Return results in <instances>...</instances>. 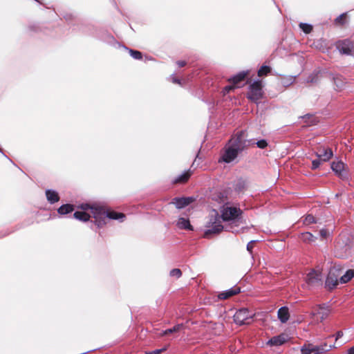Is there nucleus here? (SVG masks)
Returning a JSON list of instances; mask_svg holds the SVG:
<instances>
[{
  "mask_svg": "<svg viewBox=\"0 0 354 354\" xmlns=\"http://www.w3.org/2000/svg\"><path fill=\"white\" fill-rule=\"evenodd\" d=\"M319 234L322 238L326 239L329 236L330 232L327 229H322Z\"/></svg>",
  "mask_w": 354,
  "mask_h": 354,
  "instance_id": "39",
  "label": "nucleus"
},
{
  "mask_svg": "<svg viewBox=\"0 0 354 354\" xmlns=\"http://www.w3.org/2000/svg\"><path fill=\"white\" fill-rule=\"evenodd\" d=\"M243 149V131H239L229 140L221 151V156L218 160L219 163H230L234 161L239 152Z\"/></svg>",
  "mask_w": 354,
  "mask_h": 354,
  "instance_id": "1",
  "label": "nucleus"
},
{
  "mask_svg": "<svg viewBox=\"0 0 354 354\" xmlns=\"http://www.w3.org/2000/svg\"><path fill=\"white\" fill-rule=\"evenodd\" d=\"M257 244V241H251L247 245V250L250 253L252 259H254V248Z\"/></svg>",
  "mask_w": 354,
  "mask_h": 354,
  "instance_id": "29",
  "label": "nucleus"
},
{
  "mask_svg": "<svg viewBox=\"0 0 354 354\" xmlns=\"http://www.w3.org/2000/svg\"><path fill=\"white\" fill-rule=\"evenodd\" d=\"M236 88L234 86V85L230 84V85L228 86H226L224 87L223 88V94H226V93H230L231 91L232 90H234Z\"/></svg>",
  "mask_w": 354,
  "mask_h": 354,
  "instance_id": "37",
  "label": "nucleus"
},
{
  "mask_svg": "<svg viewBox=\"0 0 354 354\" xmlns=\"http://www.w3.org/2000/svg\"><path fill=\"white\" fill-rule=\"evenodd\" d=\"M194 201V198L192 197H176L173 198L170 203L174 205L178 209H182L189 205Z\"/></svg>",
  "mask_w": 354,
  "mask_h": 354,
  "instance_id": "10",
  "label": "nucleus"
},
{
  "mask_svg": "<svg viewBox=\"0 0 354 354\" xmlns=\"http://www.w3.org/2000/svg\"><path fill=\"white\" fill-rule=\"evenodd\" d=\"M322 162V161L321 160H319V158L317 159V160H313V162H312V168L313 169H317L319 167V165H321Z\"/></svg>",
  "mask_w": 354,
  "mask_h": 354,
  "instance_id": "40",
  "label": "nucleus"
},
{
  "mask_svg": "<svg viewBox=\"0 0 354 354\" xmlns=\"http://www.w3.org/2000/svg\"><path fill=\"white\" fill-rule=\"evenodd\" d=\"M106 215L108 218L110 219H114V220H118V219H122L125 218V214L120 212H117L115 211H109L106 212Z\"/></svg>",
  "mask_w": 354,
  "mask_h": 354,
  "instance_id": "23",
  "label": "nucleus"
},
{
  "mask_svg": "<svg viewBox=\"0 0 354 354\" xmlns=\"http://www.w3.org/2000/svg\"><path fill=\"white\" fill-rule=\"evenodd\" d=\"M192 174V171L191 169H188L187 171H185L183 174L174 179L172 183L174 185L185 184L189 180Z\"/></svg>",
  "mask_w": 354,
  "mask_h": 354,
  "instance_id": "15",
  "label": "nucleus"
},
{
  "mask_svg": "<svg viewBox=\"0 0 354 354\" xmlns=\"http://www.w3.org/2000/svg\"><path fill=\"white\" fill-rule=\"evenodd\" d=\"M316 223V220L314 218V216L310 214L307 215L304 220V224L306 225H310L311 223Z\"/></svg>",
  "mask_w": 354,
  "mask_h": 354,
  "instance_id": "33",
  "label": "nucleus"
},
{
  "mask_svg": "<svg viewBox=\"0 0 354 354\" xmlns=\"http://www.w3.org/2000/svg\"><path fill=\"white\" fill-rule=\"evenodd\" d=\"M263 82L260 80H256L250 83L247 97L249 100L257 102L263 97Z\"/></svg>",
  "mask_w": 354,
  "mask_h": 354,
  "instance_id": "2",
  "label": "nucleus"
},
{
  "mask_svg": "<svg viewBox=\"0 0 354 354\" xmlns=\"http://www.w3.org/2000/svg\"><path fill=\"white\" fill-rule=\"evenodd\" d=\"M332 170L339 176H342L344 165L342 161L333 162L331 164Z\"/></svg>",
  "mask_w": 354,
  "mask_h": 354,
  "instance_id": "17",
  "label": "nucleus"
},
{
  "mask_svg": "<svg viewBox=\"0 0 354 354\" xmlns=\"http://www.w3.org/2000/svg\"><path fill=\"white\" fill-rule=\"evenodd\" d=\"M238 216V209L234 207H224L222 211L221 219L223 221L232 220Z\"/></svg>",
  "mask_w": 354,
  "mask_h": 354,
  "instance_id": "9",
  "label": "nucleus"
},
{
  "mask_svg": "<svg viewBox=\"0 0 354 354\" xmlns=\"http://www.w3.org/2000/svg\"><path fill=\"white\" fill-rule=\"evenodd\" d=\"M172 82L175 84H180V80L175 77H172Z\"/></svg>",
  "mask_w": 354,
  "mask_h": 354,
  "instance_id": "46",
  "label": "nucleus"
},
{
  "mask_svg": "<svg viewBox=\"0 0 354 354\" xmlns=\"http://www.w3.org/2000/svg\"><path fill=\"white\" fill-rule=\"evenodd\" d=\"M334 83L335 84L337 88L340 89L343 86L344 81L341 76H337L334 78Z\"/></svg>",
  "mask_w": 354,
  "mask_h": 354,
  "instance_id": "34",
  "label": "nucleus"
},
{
  "mask_svg": "<svg viewBox=\"0 0 354 354\" xmlns=\"http://www.w3.org/2000/svg\"><path fill=\"white\" fill-rule=\"evenodd\" d=\"M244 75H245V79L248 75V73L245 72Z\"/></svg>",
  "mask_w": 354,
  "mask_h": 354,
  "instance_id": "48",
  "label": "nucleus"
},
{
  "mask_svg": "<svg viewBox=\"0 0 354 354\" xmlns=\"http://www.w3.org/2000/svg\"><path fill=\"white\" fill-rule=\"evenodd\" d=\"M288 339V335L283 333L270 339L268 341L267 344L270 346H279L286 342Z\"/></svg>",
  "mask_w": 354,
  "mask_h": 354,
  "instance_id": "11",
  "label": "nucleus"
},
{
  "mask_svg": "<svg viewBox=\"0 0 354 354\" xmlns=\"http://www.w3.org/2000/svg\"><path fill=\"white\" fill-rule=\"evenodd\" d=\"M337 48L341 54L351 55L354 53V44L348 39L337 42Z\"/></svg>",
  "mask_w": 354,
  "mask_h": 354,
  "instance_id": "8",
  "label": "nucleus"
},
{
  "mask_svg": "<svg viewBox=\"0 0 354 354\" xmlns=\"http://www.w3.org/2000/svg\"><path fill=\"white\" fill-rule=\"evenodd\" d=\"M271 71V68L270 66H262L258 71V76L259 77H262V76H266L267 75L268 73H270Z\"/></svg>",
  "mask_w": 354,
  "mask_h": 354,
  "instance_id": "30",
  "label": "nucleus"
},
{
  "mask_svg": "<svg viewBox=\"0 0 354 354\" xmlns=\"http://www.w3.org/2000/svg\"><path fill=\"white\" fill-rule=\"evenodd\" d=\"M257 145L260 149H264L267 147L268 143L266 140H261L257 142Z\"/></svg>",
  "mask_w": 354,
  "mask_h": 354,
  "instance_id": "36",
  "label": "nucleus"
},
{
  "mask_svg": "<svg viewBox=\"0 0 354 354\" xmlns=\"http://www.w3.org/2000/svg\"><path fill=\"white\" fill-rule=\"evenodd\" d=\"M333 346L332 345L328 346L326 344L319 346L308 344L302 348L301 352L303 354H320L330 350Z\"/></svg>",
  "mask_w": 354,
  "mask_h": 354,
  "instance_id": "5",
  "label": "nucleus"
},
{
  "mask_svg": "<svg viewBox=\"0 0 354 354\" xmlns=\"http://www.w3.org/2000/svg\"><path fill=\"white\" fill-rule=\"evenodd\" d=\"M306 281L310 286L315 285L321 282L322 274L319 272L312 270L307 274Z\"/></svg>",
  "mask_w": 354,
  "mask_h": 354,
  "instance_id": "12",
  "label": "nucleus"
},
{
  "mask_svg": "<svg viewBox=\"0 0 354 354\" xmlns=\"http://www.w3.org/2000/svg\"><path fill=\"white\" fill-rule=\"evenodd\" d=\"M317 156L322 162L329 160L333 156L332 150L330 148L322 147L318 149L316 153Z\"/></svg>",
  "mask_w": 354,
  "mask_h": 354,
  "instance_id": "13",
  "label": "nucleus"
},
{
  "mask_svg": "<svg viewBox=\"0 0 354 354\" xmlns=\"http://www.w3.org/2000/svg\"><path fill=\"white\" fill-rule=\"evenodd\" d=\"M241 292L240 287H234L227 290L220 292L218 295V298L221 300L227 299Z\"/></svg>",
  "mask_w": 354,
  "mask_h": 354,
  "instance_id": "14",
  "label": "nucleus"
},
{
  "mask_svg": "<svg viewBox=\"0 0 354 354\" xmlns=\"http://www.w3.org/2000/svg\"><path fill=\"white\" fill-rule=\"evenodd\" d=\"M343 336V333L342 331H338L337 333H336V340H337L338 339H339L340 337H342Z\"/></svg>",
  "mask_w": 354,
  "mask_h": 354,
  "instance_id": "45",
  "label": "nucleus"
},
{
  "mask_svg": "<svg viewBox=\"0 0 354 354\" xmlns=\"http://www.w3.org/2000/svg\"><path fill=\"white\" fill-rule=\"evenodd\" d=\"M212 223L210 227L204 232L203 236L206 239H209L212 235L218 234L223 230V226L221 224V217L216 214V215L210 221Z\"/></svg>",
  "mask_w": 354,
  "mask_h": 354,
  "instance_id": "3",
  "label": "nucleus"
},
{
  "mask_svg": "<svg viewBox=\"0 0 354 354\" xmlns=\"http://www.w3.org/2000/svg\"><path fill=\"white\" fill-rule=\"evenodd\" d=\"M246 313V308H245V313ZM252 315H250V316H246L245 315V318H244V320H245V324H250V322L248 321V319H252Z\"/></svg>",
  "mask_w": 354,
  "mask_h": 354,
  "instance_id": "44",
  "label": "nucleus"
},
{
  "mask_svg": "<svg viewBox=\"0 0 354 354\" xmlns=\"http://www.w3.org/2000/svg\"><path fill=\"white\" fill-rule=\"evenodd\" d=\"M92 215L95 218V223L98 227H101L106 224V219L108 218L104 207H97L92 208Z\"/></svg>",
  "mask_w": 354,
  "mask_h": 354,
  "instance_id": "6",
  "label": "nucleus"
},
{
  "mask_svg": "<svg viewBox=\"0 0 354 354\" xmlns=\"http://www.w3.org/2000/svg\"><path fill=\"white\" fill-rule=\"evenodd\" d=\"M299 27L305 33H310L313 29L311 25L304 23H301Z\"/></svg>",
  "mask_w": 354,
  "mask_h": 354,
  "instance_id": "32",
  "label": "nucleus"
},
{
  "mask_svg": "<svg viewBox=\"0 0 354 354\" xmlns=\"http://www.w3.org/2000/svg\"><path fill=\"white\" fill-rule=\"evenodd\" d=\"M345 18L346 14H342L336 18L335 22L337 24H344Z\"/></svg>",
  "mask_w": 354,
  "mask_h": 354,
  "instance_id": "38",
  "label": "nucleus"
},
{
  "mask_svg": "<svg viewBox=\"0 0 354 354\" xmlns=\"http://www.w3.org/2000/svg\"><path fill=\"white\" fill-rule=\"evenodd\" d=\"M277 316L279 319L282 323H286L290 317L289 310L288 307L283 306L280 308L277 313Z\"/></svg>",
  "mask_w": 354,
  "mask_h": 354,
  "instance_id": "16",
  "label": "nucleus"
},
{
  "mask_svg": "<svg viewBox=\"0 0 354 354\" xmlns=\"http://www.w3.org/2000/svg\"><path fill=\"white\" fill-rule=\"evenodd\" d=\"M330 314V309L326 306H317L312 312L313 322H322L328 317Z\"/></svg>",
  "mask_w": 354,
  "mask_h": 354,
  "instance_id": "7",
  "label": "nucleus"
},
{
  "mask_svg": "<svg viewBox=\"0 0 354 354\" xmlns=\"http://www.w3.org/2000/svg\"><path fill=\"white\" fill-rule=\"evenodd\" d=\"M97 206H91L88 204H82L80 205V208L84 211L91 209V212L92 213V208L97 207Z\"/></svg>",
  "mask_w": 354,
  "mask_h": 354,
  "instance_id": "41",
  "label": "nucleus"
},
{
  "mask_svg": "<svg viewBox=\"0 0 354 354\" xmlns=\"http://www.w3.org/2000/svg\"><path fill=\"white\" fill-rule=\"evenodd\" d=\"M176 64L178 67H184L187 65V62L185 61H178L176 62Z\"/></svg>",
  "mask_w": 354,
  "mask_h": 354,
  "instance_id": "43",
  "label": "nucleus"
},
{
  "mask_svg": "<svg viewBox=\"0 0 354 354\" xmlns=\"http://www.w3.org/2000/svg\"><path fill=\"white\" fill-rule=\"evenodd\" d=\"M340 270L333 267L330 269L327 275L325 286L328 290H333L337 287L339 282Z\"/></svg>",
  "mask_w": 354,
  "mask_h": 354,
  "instance_id": "4",
  "label": "nucleus"
},
{
  "mask_svg": "<svg viewBox=\"0 0 354 354\" xmlns=\"http://www.w3.org/2000/svg\"><path fill=\"white\" fill-rule=\"evenodd\" d=\"M184 328H185V326L183 324H176L173 328H169V329H167V330L162 331L160 335L164 336V335H169V334H171L174 333H177V332L180 331V330L183 329Z\"/></svg>",
  "mask_w": 354,
  "mask_h": 354,
  "instance_id": "21",
  "label": "nucleus"
},
{
  "mask_svg": "<svg viewBox=\"0 0 354 354\" xmlns=\"http://www.w3.org/2000/svg\"><path fill=\"white\" fill-rule=\"evenodd\" d=\"M129 53L131 56L136 59H142V53L138 50L131 49L129 50Z\"/></svg>",
  "mask_w": 354,
  "mask_h": 354,
  "instance_id": "31",
  "label": "nucleus"
},
{
  "mask_svg": "<svg viewBox=\"0 0 354 354\" xmlns=\"http://www.w3.org/2000/svg\"><path fill=\"white\" fill-rule=\"evenodd\" d=\"M74 218L81 221H87L89 220L91 216L85 212H75L73 214Z\"/></svg>",
  "mask_w": 354,
  "mask_h": 354,
  "instance_id": "26",
  "label": "nucleus"
},
{
  "mask_svg": "<svg viewBox=\"0 0 354 354\" xmlns=\"http://www.w3.org/2000/svg\"><path fill=\"white\" fill-rule=\"evenodd\" d=\"M242 81H243V72H240L234 77L228 80L230 84L234 85L236 88L239 87V84Z\"/></svg>",
  "mask_w": 354,
  "mask_h": 354,
  "instance_id": "22",
  "label": "nucleus"
},
{
  "mask_svg": "<svg viewBox=\"0 0 354 354\" xmlns=\"http://www.w3.org/2000/svg\"><path fill=\"white\" fill-rule=\"evenodd\" d=\"M165 349H156L152 351L147 352L146 354H160Z\"/></svg>",
  "mask_w": 354,
  "mask_h": 354,
  "instance_id": "42",
  "label": "nucleus"
},
{
  "mask_svg": "<svg viewBox=\"0 0 354 354\" xmlns=\"http://www.w3.org/2000/svg\"><path fill=\"white\" fill-rule=\"evenodd\" d=\"M300 239L305 243H313L316 240V237L310 232H306L300 234Z\"/></svg>",
  "mask_w": 354,
  "mask_h": 354,
  "instance_id": "24",
  "label": "nucleus"
},
{
  "mask_svg": "<svg viewBox=\"0 0 354 354\" xmlns=\"http://www.w3.org/2000/svg\"><path fill=\"white\" fill-rule=\"evenodd\" d=\"M177 226L180 229L193 230V227L191 225L189 221L185 218H180L178 219Z\"/></svg>",
  "mask_w": 354,
  "mask_h": 354,
  "instance_id": "20",
  "label": "nucleus"
},
{
  "mask_svg": "<svg viewBox=\"0 0 354 354\" xmlns=\"http://www.w3.org/2000/svg\"><path fill=\"white\" fill-rule=\"evenodd\" d=\"M169 274L171 277H176V278H180L182 276V272L178 268H174L170 271Z\"/></svg>",
  "mask_w": 354,
  "mask_h": 354,
  "instance_id": "35",
  "label": "nucleus"
},
{
  "mask_svg": "<svg viewBox=\"0 0 354 354\" xmlns=\"http://www.w3.org/2000/svg\"><path fill=\"white\" fill-rule=\"evenodd\" d=\"M46 196L47 198V200L50 203H55L56 202H58L59 201V196L55 191L48 189L46 191Z\"/></svg>",
  "mask_w": 354,
  "mask_h": 354,
  "instance_id": "18",
  "label": "nucleus"
},
{
  "mask_svg": "<svg viewBox=\"0 0 354 354\" xmlns=\"http://www.w3.org/2000/svg\"><path fill=\"white\" fill-rule=\"evenodd\" d=\"M347 354H354V346L348 350Z\"/></svg>",
  "mask_w": 354,
  "mask_h": 354,
  "instance_id": "47",
  "label": "nucleus"
},
{
  "mask_svg": "<svg viewBox=\"0 0 354 354\" xmlns=\"http://www.w3.org/2000/svg\"><path fill=\"white\" fill-rule=\"evenodd\" d=\"M74 210V205L71 204L62 205L59 207L57 212L60 214H66Z\"/></svg>",
  "mask_w": 354,
  "mask_h": 354,
  "instance_id": "25",
  "label": "nucleus"
},
{
  "mask_svg": "<svg viewBox=\"0 0 354 354\" xmlns=\"http://www.w3.org/2000/svg\"><path fill=\"white\" fill-rule=\"evenodd\" d=\"M295 78H296L295 76H292V75L282 76L281 77V84L284 86H288L291 85L295 81Z\"/></svg>",
  "mask_w": 354,
  "mask_h": 354,
  "instance_id": "27",
  "label": "nucleus"
},
{
  "mask_svg": "<svg viewBox=\"0 0 354 354\" xmlns=\"http://www.w3.org/2000/svg\"><path fill=\"white\" fill-rule=\"evenodd\" d=\"M354 277V270H348L344 274L339 277V283H346Z\"/></svg>",
  "mask_w": 354,
  "mask_h": 354,
  "instance_id": "19",
  "label": "nucleus"
},
{
  "mask_svg": "<svg viewBox=\"0 0 354 354\" xmlns=\"http://www.w3.org/2000/svg\"><path fill=\"white\" fill-rule=\"evenodd\" d=\"M243 310L240 309L239 311L236 313V314L234 315V322L240 325H243V319H241L242 315H243Z\"/></svg>",
  "mask_w": 354,
  "mask_h": 354,
  "instance_id": "28",
  "label": "nucleus"
}]
</instances>
